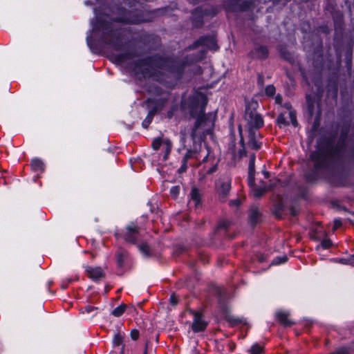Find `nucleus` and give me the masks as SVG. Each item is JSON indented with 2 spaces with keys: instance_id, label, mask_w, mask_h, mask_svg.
<instances>
[{
  "instance_id": "22",
  "label": "nucleus",
  "mask_w": 354,
  "mask_h": 354,
  "mask_svg": "<svg viewBox=\"0 0 354 354\" xmlns=\"http://www.w3.org/2000/svg\"><path fill=\"white\" fill-rule=\"evenodd\" d=\"M31 167L35 171H43L44 169V164L43 161L39 158H35L31 162Z\"/></svg>"
},
{
  "instance_id": "41",
  "label": "nucleus",
  "mask_w": 354,
  "mask_h": 354,
  "mask_svg": "<svg viewBox=\"0 0 354 354\" xmlns=\"http://www.w3.org/2000/svg\"><path fill=\"white\" fill-rule=\"evenodd\" d=\"M332 243L330 239H325L322 241V245L324 249H327L330 247Z\"/></svg>"
},
{
  "instance_id": "49",
  "label": "nucleus",
  "mask_w": 354,
  "mask_h": 354,
  "mask_svg": "<svg viewBox=\"0 0 354 354\" xmlns=\"http://www.w3.org/2000/svg\"><path fill=\"white\" fill-rule=\"evenodd\" d=\"M239 133L241 135L240 143L243 146L244 145V140H243V138L242 136V129H241V126L239 127Z\"/></svg>"
},
{
  "instance_id": "53",
  "label": "nucleus",
  "mask_w": 354,
  "mask_h": 354,
  "mask_svg": "<svg viewBox=\"0 0 354 354\" xmlns=\"http://www.w3.org/2000/svg\"><path fill=\"white\" fill-rule=\"evenodd\" d=\"M321 30L326 34H328L330 32V30L326 26L321 27Z\"/></svg>"
},
{
  "instance_id": "50",
  "label": "nucleus",
  "mask_w": 354,
  "mask_h": 354,
  "mask_svg": "<svg viewBox=\"0 0 354 354\" xmlns=\"http://www.w3.org/2000/svg\"><path fill=\"white\" fill-rule=\"evenodd\" d=\"M156 111H157V109L154 107L149 111L148 115H151V118H153L154 116V115L156 114Z\"/></svg>"
},
{
  "instance_id": "6",
  "label": "nucleus",
  "mask_w": 354,
  "mask_h": 354,
  "mask_svg": "<svg viewBox=\"0 0 354 354\" xmlns=\"http://www.w3.org/2000/svg\"><path fill=\"white\" fill-rule=\"evenodd\" d=\"M140 235V228L135 223L128 225L123 233V238L127 243L136 244Z\"/></svg>"
},
{
  "instance_id": "54",
  "label": "nucleus",
  "mask_w": 354,
  "mask_h": 354,
  "mask_svg": "<svg viewBox=\"0 0 354 354\" xmlns=\"http://www.w3.org/2000/svg\"><path fill=\"white\" fill-rule=\"evenodd\" d=\"M276 102L278 104H281L282 101V97L281 95H277L275 98Z\"/></svg>"
},
{
  "instance_id": "27",
  "label": "nucleus",
  "mask_w": 354,
  "mask_h": 354,
  "mask_svg": "<svg viewBox=\"0 0 354 354\" xmlns=\"http://www.w3.org/2000/svg\"><path fill=\"white\" fill-rule=\"evenodd\" d=\"M266 191L267 189L266 187L254 188L253 189V195L256 198H260Z\"/></svg>"
},
{
  "instance_id": "9",
  "label": "nucleus",
  "mask_w": 354,
  "mask_h": 354,
  "mask_svg": "<svg viewBox=\"0 0 354 354\" xmlns=\"http://www.w3.org/2000/svg\"><path fill=\"white\" fill-rule=\"evenodd\" d=\"M200 46H205L212 50H216L218 48L215 38L212 36H206L200 37L192 45L189 46V49H195Z\"/></svg>"
},
{
  "instance_id": "20",
  "label": "nucleus",
  "mask_w": 354,
  "mask_h": 354,
  "mask_svg": "<svg viewBox=\"0 0 354 354\" xmlns=\"http://www.w3.org/2000/svg\"><path fill=\"white\" fill-rule=\"evenodd\" d=\"M252 54L258 59H266L268 55V50L266 46H260L255 48Z\"/></svg>"
},
{
  "instance_id": "34",
  "label": "nucleus",
  "mask_w": 354,
  "mask_h": 354,
  "mask_svg": "<svg viewBox=\"0 0 354 354\" xmlns=\"http://www.w3.org/2000/svg\"><path fill=\"white\" fill-rule=\"evenodd\" d=\"M266 93L269 96H272L275 93V88L273 85H268L266 88Z\"/></svg>"
},
{
  "instance_id": "11",
  "label": "nucleus",
  "mask_w": 354,
  "mask_h": 354,
  "mask_svg": "<svg viewBox=\"0 0 354 354\" xmlns=\"http://www.w3.org/2000/svg\"><path fill=\"white\" fill-rule=\"evenodd\" d=\"M194 320L192 324V328L194 332L198 333L203 331L207 326V322L203 319L202 314L199 312H192Z\"/></svg>"
},
{
  "instance_id": "58",
  "label": "nucleus",
  "mask_w": 354,
  "mask_h": 354,
  "mask_svg": "<svg viewBox=\"0 0 354 354\" xmlns=\"http://www.w3.org/2000/svg\"><path fill=\"white\" fill-rule=\"evenodd\" d=\"M147 351H148V342H147L145 344V348L143 354H147Z\"/></svg>"
},
{
  "instance_id": "46",
  "label": "nucleus",
  "mask_w": 354,
  "mask_h": 354,
  "mask_svg": "<svg viewBox=\"0 0 354 354\" xmlns=\"http://www.w3.org/2000/svg\"><path fill=\"white\" fill-rule=\"evenodd\" d=\"M241 203V201L239 199L232 200L230 201V206H239Z\"/></svg>"
},
{
  "instance_id": "36",
  "label": "nucleus",
  "mask_w": 354,
  "mask_h": 354,
  "mask_svg": "<svg viewBox=\"0 0 354 354\" xmlns=\"http://www.w3.org/2000/svg\"><path fill=\"white\" fill-rule=\"evenodd\" d=\"M153 118H151V115H148L146 117V118L142 122V127L144 128H147L149 124L151 122Z\"/></svg>"
},
{
  "instance_id": "8",
  "label": "nucleus",
  "mask_w": 354,
  "mask_h": 354,
  "mask_svg": "<svg viewBox=\"0 0 354 354\" xmlns=\"http://www.w3.org/2000/svg\"><path fill=\"white\" fill-rule=\"evenodd\" d=\"M231 188V180L228 177L221 178L217 183L218 199L225 202Z\"/></svg>"
},
{
  "instance_id": "44",
  "label": "nucleus",
  "mask_w": 354,
  "mask_h": 354,
  "mask_svg": "<svg viewBox=\"0 0 354 354\" xmlns=\"http://www.w3.org/2000/svg\"><path fill=\"white\" fill-rule=\"evenodd\" d=\"M316 176L314 174H306V178L309 182H313L316 179Z\"/></svg>"
},
{
  "instance_id": "59",
  "label": "nucleus",
  "mask_w": 354,
  "mask_h": 354,
  "mask_svg": "<svg viewBox=\"0 0 354 354\" xmlns=\"http://www.w3.org/2000/svg\"><path fill=\"white\" fill-rule=\"evenodd\" d=\"M281 55L283 56V57L286 59H289V56L287 55L284 52L281 51Z\"/></svg>"
},
{
  "instance_id": "3",
  "label": "nucleus",
  "mask_w": 354,
  "mask_h": 354,
  "mask_svg": "<svg viewBox=\"0 0 354 354\" xmlns=\"http://www.w3.org/2000/svg\"><path fill=\"white\" fill-rule=\"evenodd\" d=\"M95 29L102 32V41L113 49L120 50L125 46V31L113 23L98 19Z\"/></svg>"
},
{
  "instance_id": "13",
  "label": "nucleus",
  "mask_w": 354,
  "mask_h": 354,
  "mask_svg": "<svg viewBox=\"0 0 354 354\" xmlns=\"http://www.w3.org/2000/svg\"><path fill=\"white\" fill-rule=\"evenodd\" d=\"M306 104H307V112L310 118L315 114L317 113V117L319 118L320 112L319 109L317 107L315 104V99L310 95H306Z\"/></svg>"
},
{
  "instance_id": "4",
  "label": "nucleus",
  "mask_w": 354,
  "mask_h": 354,
  "mask_svg": "<svg viewBox=\"0 0 354 354\" xmlns=\"http://www.w3.org/2000/svg\"><path fill=\"white\" fill-rule=\"evenodd\" d=\"M258 106L257 102L253 100L248 102L245 106L244 118L246 121L245 129L247 131H258L263 126V120L257 111Z\"/></svg>"
},
{
  "instance_id": "16",
  "label": "nucleus",
  "mask_w": 354,
  "mask_h": 354,
  "mask_svg": "<svg viewBox=\"0 0 354 354\" xmlns=\"http://www.w3.org/2000/svg\"><path fill=\"white\" fill-rule=\"evenodd\" d=\"M248 217L250 224L255 225L261 221V213L257 207L252 206L250 209Z\"/></svg>"
},
{
  "instance_id": "48",
  "label": "nucleus",
  "mask_w": 354,
  "mask_h": 354,
  "mask_svg": "<svg viewBox=\"0 0 354 354\" xmlns=\"http://www.w3.org/2000/svg\"><path fill=\"white\" fill-rule=\"evenodd\" d=\"M170 302L173 306H175L178 304V299L175 295H172L170 297Z\"/></svg>"
},
{
  "instance_id": "17",
  "label": "nucleus",
  "mask_w": 354,
  "mask_h": 354,
  "mask_svg": "<svg viewBox=\"0 0 354 354\" xmlns=\"http://www.w3.org/2000/svg\"><path fill=\"white\" fill-rule=\"evenodd\" d=\"M87 272L91 279L94 281H98L104 277V273L101 269V268H91L89 267L87 268Z\"/></svg>"
},
{
  "instance_id": "15",
  "label": "nucleus",
  "mask_w": 354,
  "mask_h": 354,
  "mask_svg": "<svg viewBox=\"0 0 354 354\" xmlns=\"http://www.w3.org/2000/svg\"><path fill=\"white\" fill-rule=\"evenodd\" d=\"M224 312V318L232 326H236L239 324L244 322V319L243 317H236L233 315L229 313L227 307L223 308Z\"/></svg>"
},
{
  "instance_id": "63",
  "label": "nucleus",
  "mask_w": 354,
  "mask_h": 354,
  "mask_svg": "<svg viewBox=\"0 0 354 354\" xmlns=\"http://www.w3.org/2000/svg\"><path fill=\"white\" fill-rule=\"evenodd\" d=\"M353 6L354 7V2H353Z\"/></svg>"
},
{
  "instance_id": "23",
  "label": "nucleus",
  "mask_w": 354,
  "mask_h": 354,
  "mask_svg": "<svg viewBox=\"0 0 354 354\" xmlns=\"http://www.w3.org/2000/svg\"><path fill=\"white\" fill-rule=\"evenodd\" d=\"M135 57L133 52H125L116 55L115 58L118 62H123L127 59H131Z\"/></svg>"
},
{
  "instance_id": "31",
  "label": "nucleus",
  "mask_w": 354,
  "mask_h": 354,
  "mask_svg": "<svg viewBox=\"0 0 354 354\" xmlns=\"http://www.w3.org/2000/svg\"><path fill=\"white\" fill-rule=\"evenodd\" d=\"M180 192V187L179 186H174L172 187L170 189V194L172 198H176L179 194Z\"/></svg>"
},
{
  "instance_id": "61",
  "label": "nucleus",
  "mask_w": 354,
  "mask_h": 354,
  "mask_svg": "<svg viewBox=\"0 0 354 354\" xmlns=\"http://www.w3.org/2000/svg\"><path fill=\"white\" fill-rule=\"evenodd\" d=\"M313 127L314 129L317 128V124H316V123H315V122L314 123V124H313Z\"/></svg>"
},
{
  "instance_id": "39",
  "label": "nucleus",
  "mask_w": 354,
  "mask_h": 354,
  "mask_svg": "<svg viewBox=\"0 0 354 354\" xmlns=\"http://www.w3.org/2000/svg\"><path fill=\"white\" fill-rule=\"evenodd\" d=\"M97 308L91 306H86L84 309L81 310V313H84V312H86L87 313H91L93 310H96Z\"/></svg>"
},
{
  "instance_id": "12",
  "label": "nucleus",
  "mask_w": 354,
  "mask_h": 354,
  "mask_svg": "<svg viewBox=\"0 0 354 354\" xmlns=\"http://www.w3.org/2000/svg\"><path fill=\"white\" fill-rule=\"evenodd\" d=\"M247 132L248 133V146L252 149H259L261 146V143L258 140V138L261 136L260 134L256 131Z\"/></svg>"
},
{
  "instance_id": "55",
  "label": "nucleus",
  "mask_w": 354,
  "mask_h": 354,
  "mask_svg": "<svg viewBox=\"0 0 354 354\" xmlns=\"http://www.w3.org/2000/svg\"><path fill=\"white\" fill-rule=\"evenodd\" d=\"M290 213L292 216H296L297 214V210L294 208H291Z\"/></svg>"
},
{
  "instance_id": "24",
  "label": "nucleus",
  "mask_w": 354,
  "mask_h": 354,
  "mask_svg": "<svg viewBox=\"0 0 354 354\" xmlns=\"http://www.w3.org/2000/svg\"><path fill=\"white\" fill-rule=\"evenodd\" d=\"M126 308H127V305L122 304L120 305L119 306H118L117 308H115L111 312V314L114 317H120L124 313V312L125 311Z\"/></svg>"
},
{
  "instance_id": "28",
  "label": "nucleus",
  "mask_w": 354,
  "mask_h": 354,
  "mask_svg": "<svg viewBox=\"0 0 354 354\" xmlns=\"http://www.w3.org/2000/svg\"><path fill=\"white\" fill-rule=\"evenodd\" d=\"M139 250L145 255L149 256V247L146 243H142L138 245Z\"/></svg>"
},
{
  "instance_id": "14",
  "label": "nucleus",
  "mask_w": 354,
  "mask_h": 354,
  "mask_svg": "<svg viewBox=\"0 0 354 354\" xmlns=\"http://www.w3.org/2000/svg\"><path fill=\"white\" fill-rule=\"evenodd\" d=\"M255 174V154L252 153L250 156V162L248 165V185L251 187L254 184Z\"/></svg>"
},
{
  "instance_id": "26",
  "label": "nucleus",
  "mask_w": 354,
  "mask_h": 354,
  "mask_svg": "<svg viewBox=\"0 0 354 354\" xmlns=\"http://www.w3.org/2000/svg\"><path fill=\"white\" fill-rule=\"evenodd\" d=\"M124 337L120 333H118L115 335L113 338V344L115 346L122 345Z\"/></svg>"
},
{
  "instance_id": "57",
  "label": "nucleus",
  "mask_w": 354,
  "mask_h": 354,
  "mask_svg": "<svg viewBox=\"0 0 354 354\" xmlns=\"http://www.w3.org/2000/svg\"><path fill=\"white\" fill-rule=\"evenodd\" d=\"M351 263V265L354 266V255L351 257V259L348 260Z\"/></svg>"
},
{
  "instance_id": "18",
  "label": "nucleus",
  "mask_w": 354,
  "mask_h": 354,
  "mask_svg": "<svg viewBox=\"0 0 354 354\" xmlns=\"http://www.w3.org/2000/svg\"><path fill=\"white\" fill-rule=\"evenodd\" d=\"M129 255L128 252L124 248H119L116 252V260L118 266L122 268L124 266L125 260L127 259Z\"/></svg>"
},
{
  "instance_id": "43",
  "label": "nucleus",
  "mask_w": 354,
  "mask_h": 354,
  "mask_svg": "<svg viewBox=\"0 0 354 354\" xmlns=\"http://www.w3.org/2000/svg\"><path fill=\"white\" fill-rule=\"evenodd\" d=\"M257 84L259 86L262 87L264 84V77L261 74L258 75L257 77Z\"/></svg>"
},
{
  "instance_id": "40",
  "label": "nucleus",
  "mask_w": 354,
  "mask_h": 354,
  "mask_svg": "<svg viewBox=\"0 0 354 354\" xmlns=\"http://www.w3.org/2000/svg\"><path fill=\"white\" fill-rule=\"evenodd\" d=\"M281 210H282V205L281 204H278L277 205H276L274 214L277 218H280L281 216V213H280Z\"/></svg>"
},
{
  "instance_id": "35",
  "label": "nucleus",
  "mask_w": 354,
  "mask_h": 354,
  "mask_svg": "<svg viewBox=\"0 0 354 354\" xmlns=\"http://www.w3.org/2000/svg\"><path fill=\"white\" fill-rule=\"evenodd\" d=\"M288 258L286 256H283L281 257H277L272 261V264H279L281 263H285L287 261Z\"/></svg>"
},
{
  "instance_id": "7",
  "label": "nucleus",
  "mask_w": 354,
  "mask_h": 354,
  "mask_svg": "<svg viewBox=\"0 0 354 354\" xmlns=\"http://www.w3.org/2000/svg\"><path fill=\"white\" fill-rule=\"evenodd\" d=\"M117 21L127 24H140L146 22L147 19L140 12L124 11L122 16L118 17Z\"/></svg>"
},
{
  "instance_id": "2",
  "label": "nucleus",
  "mask_w": 354,
  "mask_h": 354,
  "mask_svg": "<svg viewBox=\"0 0 354 354\" xmlns=\"http://www.w3.org/2000/svg\"><path fill=\"white\" fill-rule=\"evenodd\" d=\"M185 66V62L183 60L153 55L138 60L134 65V72L144 78L171 86L180 78Z\"/></svg>"
},
{
  "instance_id": "42",
  "label": "nucleus",
  "mask_w": 354,
  "mask_h": 354,
  "mask_svg": "<svg viewBox=\"0 0 354 354\" xmlns=\"http://www.w3.org/2000/svg\"><path fill=\"white\" fill-rule=\"evenodd\" d=\"M131 337L133 340H136L139 337V332L136 329H133L131 331Z\"/></svg>"
},
{
  "instance_id": "38",
  "label": "nucleus",
  "mask_w": 354,
  "mask_h": 354,
  "mask_svg": "<svg viewBox=\"0 0 354 354\" xmlns=\"http://www.w3.org/2000/svg\"><path fill=\"white\" fill-rule=\"evenodd\" d=\"M349 349L347 348H340L335 352L331 353L330 354H349Z\"/></svg>"
},
{
  "instance_id": "60",
  "label": "nucleus",
  "mask_w": 354,
  "mask_h": 354,
  "mask_svg": "<svg viewBox=\"0 0 354 354\" xmlns=\"http://www.w3.org/2000/svg\"><path fill=\"white\" fill-rule=\"evenodd\" d=\"M124 346L122 345V347L121 348V352H120V354H124Z\"/></svg>"
},
{
  "instance_id": "51",
  "label": "nucleus",
  "mask_w": 354,
  "mask_h": 354,
  "mask_svg": "<svg viewBox=\"0 0 354 354\" xmlns=\"http://www.w3.org/2000/svg\"><path fill=\"white\" fill-rule=\"evenodd\" d=\"M227 227H228V223H227V222H223V223H221L218 225V229H220V228H224V229H226V228H227Z\"/></svg>"
},
{
  "instance_id": "62",
  "label": "nucleus",
  "mask_w": 354,
  "mask_h": 354,
  "mask_svg": "<svg viewBox=\"0 0 354 354\" xmlns=\"http://www.w3.org/2000/svg\"><path fill=\"white\" fill-rule=\"evenodd\" d=\"M240 156H242V151H240Z\"/></svg>"
},
{
  "instance_id": "30",
  "label": "nucleus",
  "mask_w": 354,
  "mask_h": 354,
  "mask_svg": "<svg viewBox=\"0 0 354 354\" xmlns=\"http://www.w3.org/2000/svg\"><path fill=\"white\" fill-rule=\"evenodd\" d=\"M277 123L281 126V125H283V126H287L288 125V122L286 121V117L284 115V114L281 113L280 114L278 118H277Z\"/></svg>"
},
{
  "instance_id": "5",
  "label": "nucleus",
  "mask_w": 354,
  "mask_h": 354,
  "mask_svg": "<svg viewBox=\"0 0 354 354\" xmlns=\"http://www.w3.org/2000/svg\"><path fill=\"white\" fill-rule=\"evenodd\" d=\"M333 149L329 147L317 149L310 155L311 160L314 162L316 169L326 168L333 160Z\"/></svg>"
},
{
  "instance_id": "56",
  "label": "nucleus",
  "mask_w": 354,
  "mask_h": 354,
  "mask_svg": "<svg viewBox=\"0 0 354 354\" xmlns=\"http://www.w3.org/2000/svg\"><path fill=\"white\" fill-rule=\"evenodd\" d=\"M284 106L290 111H292L291 109H292V106H291V104L290 103H286Z\"/></svg>"
},
{
  "instance_id": "29",
  "label": "nucleus",
  "mask_w": 354,
  "mask_h": 354,
  "mask_svg": "<svg viewBox=\"0 0 354 354\" xmlns=\"http://www.w3.org/2000/svg\"><path fill=\"white\" fill-rule=\"evenodd\" d=\"M163 141L160 138H157L156 139L153 140V142H152V147L154 150H158L160 145L162 144L163 145Z\"/></svg>"
},
{
  "instance_id": "25",
  "label": "nucleus",
  "mask_w": 354,
  "mask_h": 354,
  "mask_svg": "<svg viewBox=\"0 0 354 354\" xmlns=\"http://www.w3.org/2000/svg\"><path fill=\"white\" fill-rule=\"evenodd\" d=\"M262 352L263 347L258 344H254L250 350V354H261Z\"/></svg>"
},
{
  "instance_id": "1",
  "label": "nucleus",
  "mask_w": 354,
  "mask_h": 354,
  "mask_svg": "<svg viewBox=\"0 0 354 354\" xmlns=\"http://www.w3.org/2000/svg\"><path fill=\"white\" fill-rule=\"evenodd\" d=\"M207 103L206 97L204 95H199L196 97L190 108L191 117L196 119L191 133L193 140V147L187 149L182 160V165L178 169L180 173L185 172L187 170V162L189 160L195 159L199 162H205L209 160V149L206 147L203 150L201 142L207 135L212 134L214 126L215 115L213 113H205Z\"/></svg>"
},
{
  "instance_id": "32",
  "label": "nucleus",
  "mask_w": 354,
  "mask_h": 354,
  "mask_svg": "<svg viewBox=\"0 0 354 354\" xmlns=\"http://www.w3.org/2000/svg\"><path fill=\"white\" fill-rule=\"evenodd\" d=\"M163 145H165L166 147V153L164 156V158L166 159L167 156L169 153L171 148V142L169 140H165L163 141Z\"/></svg>"
},
{
  "instance_id": "33",
  "label": "nucleus",
  "mask_w": 354,
  "mask_h": 354,
  "mask_svg": "<svg viewBox=\"0 0 354 354\" xmlns=\"http://www.w3.org/2000/svg\"><path fill=\"white\" fill-rule=\"evenodd\" d=\"M288 114H289V117H290V119L291 120V122H292V125L294 127H297V118H296L295 112L294 111H290Z\"/></svg>"
},
{
  "instance_id": "21",
  "label": "nucleus",
  "mask_w": 354,
  "mask_h": 354,
  "mask_svg": "<svg viewBox=\"0 0 354 354\" xmlns=\"http://www.w3.org/2000/svg\"><path fill=\"white\" fill-rule=\"evenodd\" d=\"M191 201H189V204L191 205L192 203L194 206L197 207L201 203V195L198 189L196 187L192 188V192L190 193Z\"/></svg>"
},
{
  "instance_id": "47",
  "label": "nucleus",
  "mask_w": 354,
  "mask_h": 354,
  "mask_svg": "<svg viewBox=\"0 0 354 354\" xmlns=\"http://www.w3.org/2000/svg\"><path fill=\"white\" fill-rule=\"evenodd\" d=\"M217 169V166H216V164L214 165L213 166H212L206 172L207 174H211L212 173H214Z\"/></svg>"
},
{
  "instance_id": "19",
  "label": "nucleus",
  "mask_w": 354,
  "mask_h": 354,
  "mask_svg": "<svg viewBox=\"0 0 354 354\" xmlns=\"http://www.w3.org/2000/svg\"><path fill=\"white\" fill-rule=\"evenodd\" d=\"M276 315L279 322L284 326H290L294 324V322L288 319L289 313L288 312L279 311Z\"/></svg>"
},
{
  "instance_id": "37",
  "label": "nucleus",
  "mask_w": 354,
  "mask_h": 354,
  "mask_svg": "<svg viewBox=\"0 0 354 354\" xmlns=\"http://www.w3.org/2000/svg\"><path fill=\"white\" fill-rule=\"evenodd\" d=\"M153 37V35H151L147 34V33H143V34H142V35L140 36L139 40H140L141 42L146 43V41H147L148 39H151V37Z\"/></svg>"
},
{
  "instance_id": "10",
  "label": "nucleus",
  "mask_w": 354,
  "mask_h": 354,
  "mask_svg": "<svg viewBox=\"0 0 354 354\" xmlns=\"http://www.w3.org/2000/svg\"><path fill=\"white\" fill-rule=\"evenodd\" d=\"M324 9L331 15L335 20L337 21H342L343 15L339 10L335 0H326Z\"/></svg>"
},
{
  "instance_id": "45",
  "label": "nucleus",
  "mask_w": 354,
  "mask_h": 354,
  "mask_svg": "<svg viewBox=\"0 0 354 354\" xmlns=\"http://www.w3.org/2000/svg\"><path fill=\"white\" fill-rule=\"evenodd\" d=\"M342 221L341 219L339 218H335L334 220V227H333V230H335L336 229H337L338 227H339L341 225H342Z\"/></svg>"
},
{
  "instance_id": "52",
  "label": "nucleus",
  "mask_w": 354,
  "mask_h": 354,
  "mask_svg": "<svg viewBox=\"0 0 354 354\" xmlns=\"http://www.w3.org/2000/svg\"><path fill=\"white\" fill-rule=\"evenodd\" d=\"M351 259V257L348 258V259H342L340 260V262L344 263V264H350L351 265V263L348 260Z\"/></svg>"
}]
</instances>
